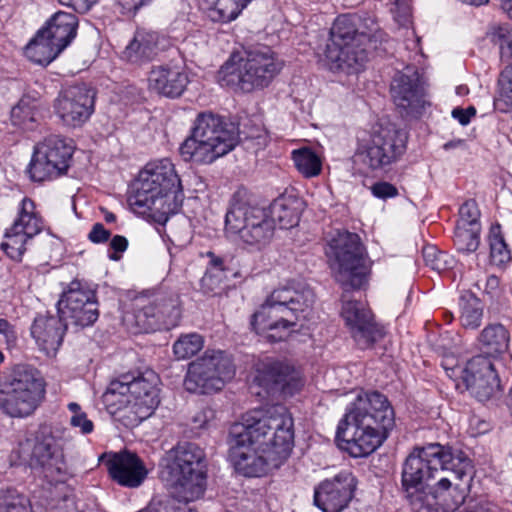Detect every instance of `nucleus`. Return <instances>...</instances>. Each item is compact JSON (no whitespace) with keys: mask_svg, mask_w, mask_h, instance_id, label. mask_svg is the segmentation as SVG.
<instances>
[{"mask_svg":"<svg viewBox=\"0 0 512 512\" xmlns=\"http://www.w3.org/2000/svg\"><path fill=\"white\" fill-rule=\"evenodd\" d=\"M0 334L4 336L8 348L16 345L18 333L15 327L3 318H0Z\"/></svg>","mask_w":512,"mask_h":512,"instance_id":"obj_58","label":"nucleus"},{"mask_svg":"<svg viewBox=\"0 0 512 512\" xmlns=\"http://www.w3.org/2000/svg\"><path fill=\"white\" fill-rule=\"evenodd\" d=\"M165 467L172 482L171 494L179 503L186 504L201 498L207 486L206 455L195 443L178 444L166 453ZM168 501L166 512H195L186 510L185 505L174 506Z\"/></svg>","mask_w":512,"mask_h":512,"instance_id":"obj_5","label":"nucleus"},{"mask_svg":"<svg viewBox=\"0 0 512 512\" xmlns=\"http://www.w3.org/2000/svg\"><path fill=\"white\" fill-rule=\"evenodd\" d=\"M508 502L500 506L489 499L471 500L465 507V512H512V509L507 506Z\"/></svg>","mask_w":512,"mask_h":512,"instance_id":"obj_53","label":"nucleus"},{"mask_svg":"<svg viewBox=\"0 0 512 512\" xmlns=\"http://www.w3.org/2000/svg\"><path fill=\"white\" fill-rule=\"evenodd\" d=\"M136 327L140 332L156 331L159 325V305L157 300L148 301L141 297L137 300V310L134 314Z\"/></svg>","mask_w":512,"mask_h":512,"instance_id":"obj_39","label":"nucleus"},{"mask_svg":"<svg viewBox=\"0 0 512 512\" xmlns=\"http://www.w3.org/2000/svg\"><path fill=\"white\" fill-rule=\"evenodd\" d=\"M439 470L451 471L457 479L470 475V459L461 450L440 443L415 447L402 464L401 489L403 492L429 486Z\"/></svg>","mask_w":512,"mask_h":512,"instance_id":"obj_6","label":"nucleus"},{"mask_svg":"<svg viewBox=\"0 0 512 512\" xmlns=\"http://www.w3.org/2000/svg\"><path fill=\"white\" fill-rule=\"evenodd\" d=\"M391 12L394 20L400 26H406L410 23L411 6L409 0H395Z\"/></svg>","mask_w":512,"mask_h":512,"instance_id":"obj_54","label":"nucleus"},{"mask_svg":"<svg viewBox=\"0 0 512 512\" xmlns=\"http://www.w3.org/2000/svg\"><path fill=\"white\" fill-rule=\"evenodd\" d=\"M394 422V410L384 394L361 391L347 408L337 434L352 457H366L383 443Z\"/></svg>","mask_w":512,"mask_h":512,"instance_id":"obj_1","label":"nucleus"},{"mask_svg":"<svg viewBox=\"0 0 512 512\" xmlns=\"http://www.w3.org/2000/svg\"><path fill=\"white\" fill-rule=\"evenodd\" d=\"M481 228L456 226L454 245L459 252H475L480 245Z\"/></svg>","mask_w":512,"mask_h":512,"instance_id":"obj_45","label":"nucleus"},{"mask_svg":"<svg viewBox=\"0 0 512 512\" xmlns=\"http://www.w3.org/2000/svg\"><path fill=\"white\" fill-rule=\"evenodd\" d=\"M303 206V201L296 197L275 200L268 212L245 203H234L226 213L225 231L239 236L248 245L261 247L271 240L275 225L281 229L296 226Z\"/></svg>","mask_w":512,"mask_h":512,"instance_id":"obj_2","label":"nucleus"},{"mask_svg":"<svg viewBox=\"0 0 512 512\" xmlns=\"http://www.w3.org/2000/svg\"><path fill=\"white\" fill-rule=\"evenodd\" d=\"M204 347V338L198 333L181 335L173 344V353L178 360L196 355Z\"/></svg>","mask_w":512,"mask_h":512,"instance_id":"obj_43","label":"nucleus"},{"mask_svg":"<svg viewBox=\"0 0 512 512\" xmlns=\"http://www.w3.org/2000/svg\"><path fill=\"white\" fill-rule=\"evenodd\" d=\"M404 493L413 512H440L437 487L429 485Z\"/></svg>","mask_w":512,"mask_h":512,"instance_id":"obj_37","label":"nucleus"},{"mask_svg":"<svg viewBox=\"0 0 512 512\" xmlns=\"http://www.w3.org/2000/svg\"><path fill=\"white\" fill-rule=\"evenodd\" d=\"M326 256L338 282L353 288L361 285L367 268L357 234L346 230L332 232L327 240Z\"/></svg>","mask_w":512,"mask_h":512,"instance_id":"obj_11","label":"nucleus"},{"mask_svg":"<svg viewBox=\"0 0 512 512\" xmlns=\"http://www.w3.org/2000/svg\"><path fill=\"white\" fill-rule=\"evenodd\" d=\"M0 512H32L29 499L14 489L0 492Z\"/></svg>","mask_w":512,"mask_h":512,"instance_id":"obj_47","label":"nucleus"},{"mask_svg":"<svg viewBox=\"0 0 512 512\" xmlns=\"http://www.w3.org/2000/svg\"><path fill=\"white\" fill-rule=\"evenodd\" d=\"M510 333L501 323H489L478 334L476 345L481 355L496 359L509 349Z\"/></svg>","mask_w":512,"mask_h":512,"instance_id":"obj_30","label":"nucleus"},{"mask_svg":"<svg viewBox=\"0 0 512 512\" xmlns=\"http://www.w3.org/2000/svg\"><path fill=\"white\" fill-rule=\"evenodd\" d=\"M251 1L200 0V6L212 22L227 24L237 19Z\"/></svg>","mask_w":512,"mask_h":512,"instance_id":"obj_32","label":"nucleus"},{"mask_svg":"<svg viewBox=\"0 0 512 512\" xmlns=\"http://www.w3.org/2000/svg\"><path fill=\"white\" fill-rule=\"evenodd\" d=\"M62 5L73 8L79 13L90 10L99 0H58Z\"/></svg>","mask_w":512,"mask_h":512,"instance_id":"obj_61","label":"nucleus"},{"mask_svg":"<svg viewBox=\"0 0 512 512\" xmlns=\"http://www.w3.org/2000/svg\"><path fill=\"white\" fill-rule=\"evenodd\" d=\"M490 37L491 41L501 49L512 38V31L507 26H494Z\"/></svg>","mask_w":512,"mask_h":512,"instance_id":"obj_56","label":"nucleus"},{"mask_svg":"<svg viewBox=\"0 0 512 512\" xmlns=\"http://www.w3.org/2000/svg\"><path fill=\"white\" fill-rule=\"evenodd\" d=\"M439 494V511L440 512H454L464 502L467 496V488H461L455 485L451 488V481L442 477L436 483Z\"/></svg>","mask_w":512,"mask_h":512,"instance_id":"obj_36","label":"nucleus"},{"mask_svg":"<svg viewBox=\"0 0 512 512\" xmlns=\"http://www.w3.org/2000/svg\"><path fill=\"white\" fill-rule=\"evenodd\" d=\"M372 194L379 199L393 198L398 195L397 188L389 182H377L371 186Z\"/></svg>","mask_w":512,"mask_h":512,"instance_id":"obj_55","label":"nucleus"},{"mask_svg":"<svg viewBox=\"0 0 512 512\" xmlns=\"http://www.w3.org/2000/svg\"><path fill=\"white\" fill-rule=\"evenodd\" d=\"M245 432L259 447L267 448L275 457L284 462L294 442V420L283 405L253 410L242 417Z\"/></svg>","mask_w":512,"mask_h":512,"instance_id":"obj_10","label":"nucleus"},{"mask_svg":"<svg viewBox=\"0 0 512 512\" xmlns=\"http://www.w3.org/2000/svg\"><path fill=\"white\" fill-rule=\"evenodd\" d=\"M39 103L36 99L24 96L11 110V121L13 125L23 129L34 128L38 117Z\"/></svg>","mask_w":512,"mask_h":512,"instance_id":"obj_38","label":"nucleus"},{"mask_svg":"<svg viewBox=\"0 0 512 512\" xmlns=\"http://www.w3.org/2000/svg\"><path fill=\"white\" fill-rule=\"evenodd\" d=\"M110 232L101 223L93 225L88 238L93 243H102L108 240Z\"/></svg>","mask_w":512,"mask_h":512,"instance_id":"obj_62","label":"nucleus"},{"mask_svg":"<svg viewBox=\"0 0 512 512\" xmlns=\"http://www.w3.org/2000/svg\"><path fill=\"white\" fill-rule=\"evenodd\" d=\"M184 193L179 176L176 174L174 165L169 159H162V226L169 215L178 213L183 204Z\"/></svg>","mask_w":512,"mask_h":512,"instance_id":"obj_28","label":"nucleus"},{"mask_svg":"<svg viewBox=\"0 0 512 512\" xmlns=\"http://www.w3.org/2000/svg\"><path fill=\"white\" fill-rule=\"evenodd\" d=\"M43 228L44 223L34 201L24 197L19 204L17 218L5 231L1 249L11 260L20 262L28 243L41 233Z\"/></svg>","mask_w":512,"mask_h":512,"instance_id":"obj_17","label":"nucleus"},{"mask_svg":"<svg viewBox=\"0 0 512 512\" xmlns=\"http://www.w3.org/2000/svg\"><path fill=\"white\" fill-rule=\"evenodd\" d=\"M357 480L349 470L322 481L314 490V504L323 512H341L354 496Z\"/></svg>","mask_w":512,"mask_h":512,"instance_id":"obj_21","label":"nucleus"},{"mask_svg":"<svg viewBox=\"0 0 512 512\" xmlns=\"http://www.w3.org/2000/svg\"><path fill=\"white\" fill-rule=\"evenodd\" d=\"M128 247V240L121 235L114 236L110 241V249L113 250L109 253V259L118 261L121 258V254L126 251Z\"/></svg>","mask_w":512,"mask_h":512,"instance_id":"obj_59","label":"nucleus"},{"mask_svg":"<svg viewBox=\"0 0 512 512\" xmlns=\"http://www.w3.org/2000/svg\"><path fill=\"white\" fill-rule=\"evenodd\" d=\"M281 65L270 47L257 44L233 54L219 71V82L244 93L267 87L280 72Z\"/></svg>","mask_w":512,"mask_h":512,"instance_id":"obj_7","label":"nucleus"},{"mask_svg":"<svg viewBox=\"0 0 512 512\" xmlns=\"http://www.w3.org/2000/svg\"><path fill=\"white\" fill-rule=\"evenodd\" d=\"M257 378L261 385L269 390L281 392L284 396H293L304 385L299 371L278 361L263 362L258 368Z\"/></svg>","mask_w":512,"mask_h":512,"instance_id":"obj_26","label":"nucleus"},{"mask_svg":"<svg viewBox=\"0 0 512 512\" xmlns=\"http://www.w3.org/2000/svg\"><path fill=\"white\" fill-rule=\"evenodd\" d=\"M391 94L395 105L403 109L407 116L419 115L426 104L420 76L412 68L395 75Z\"/></svg>","mask_w":512,"mask_h":512,"instance_id":"obj_25","label":"nucleus"},{"mask_svg":"<svg viewBox=\"0 0 512 512\" xmlns=\"http://www.w3.org/2000/svg\"><path fill=\"white\" fill-rule=\"evenodd\" d=\"M188 76L181 62L162 68V96L169 98L180 97L188 84Z\"/></svg>","mask_w":512,"mask_h":512,"instance_id":"obj_35","label":"nucleus"},{"mask_svg":"<svg viewBox=\"0 0 512 512\" xmlns=\"http://www.w3.org/2000/svg\"><path fill=\"white\" fill-rule=\"evenodd\" d=\"M58 313L68 327L83 329L93 325L99 317V305L93 290L71 283L57 303Z\"/></svg>","mask_w":512,"mask_h":512,"instance_id":"obj_18","label":"nucleus"},{"mask_svg":"<svg viewBox=\"0 0 512 512\" xmlns=\"http://www.w3.org/2000/svg\"><path fill=\"white\" fill-rule=\"evenodd\" d=\"M341 314L359 348L367 349L383 338V328L375 323L370 309L363 302H344Z\"/></svg>","mask_w":512,"mask_h":512,"instance_id":"obj_23","label":"nucleus"},{"mask_svg":"<svg viewBox=\"0 0 512 512\" xmlns=\"http://www.w3.org/2000/svg\"><path fill=\"white\" fill-rule=\"evenodd\" d=\"M151 0H117V5L121 8L123 14H134L141 7L148 5Z\"/></svg>","mask_w":512,"mask_h":512,"instance_id":"obj_60","label":"nucleus"},{"mask_svg":"<svg viewBox=\"0 0 512 512\" xmlns=\"http://www.w3.org/2000/svg\"><path fill=\"white\" fill-rule=\"evenodd\" d=\"M494 107L502 113L512 109V64L507 65L498 76Z\"/></svg>","mask_w":512,"mask_h":512,"instance_id":"obj_40","label":"nucleus"},{"mask_svg":"<svg viewBox=\"0 0 512 512\" xmlns=\"http://www.w3.org/2000/svg\"><path fill=\"white\" fill-rule=\"evenodd\" d=\"M500 280L495 275H490L486 278L485 291L487 294L494 296L499 289Z\"/></svg>","mask_w":512,"mask_h":512,"instance_id":"obj_64","label":"nucleus"},{"mask_svg":"<svg viewBox=\"0 0 512 512\" xmlns=\"http://www.w3.org/2000/svg\"><path fill=\"white\" fill-rule=\"evenodd\" d=\"M32 456L42 467L44 476L51 481L60 480L67 472L60 430L42 428L36 438Z\"/></svg>","mask_w":512,"mask_h":512,"instance_id":"obj_22","label":"nucleus"},{"mask_svg":"<svg viewBox=\"0 0 512 512\" xmlns=\"http://www.w3.org/2000/svg\"><path fill=\"white\" fill-rule=\"evenodd\" d=\"M159 33L145 28L138 29L122 52V58L130 63L143 65L158 55Z\"/></svg>","mask_w":512,"mask_h":512,"instance_id":"obj_29","label":"nucleus"},{"mask_svg":"<svg viewBox=\"0 0 512 512\" xmlns=\"http://www.w3.org/2000/svg\"><path fill=\"white\" fill-rule=\"evenodd\" d=\"M373 37L371 33L359 32L350 16H339L330 30L324 64L333 72H360L368 59V46Z\"/></svg>","mask_w":512,"mask_h":512,"instance_id":"obj_9","label":"nucleus"},{"mask_svg":"<svg viewBox=\"0 0 512 512\" xmlns=\"http://www.w3.org/2000/svg\"><path fill=\"white\" fill-rule=\"evenodd\" d=\"M163 313L166 314V318L163 322L166 329L169 330L178 325L181 317L178 295H172L169 299L165 300V303H162V314Z\"/></svg>","mask_w":512,"mask_h":512,"instance_id":"obj_51","label":"nucleus"},{"mask_svg":"<svg viewBox=\"0 0 512 512\" xmlns=\"http://www.w3.org/2000/svg\"><path fill=\"white\" fill-rule=\"evenodd\" d=\"M456 226L481 228L480 210L475 200H467L461 205Z\"/></svg>","mask_w":512,"mask_h":512,"instance_id":"obj_49","label":"nucleus"},{"mask_svg":"<svg viewBox=\"0 0 512 512\" xmlns=\"http://www.w3.org/2000/svg\"><path fill=\"white\" fill-rule=\"evenodd\" d=\"M99 460L105 465L110 478L123 487H139L148 474L143 461L128 450L104 453Z\"/></svg>","mask_w":512,"mask_h":512,"instance_id":"obj_24","label":"nucleus"},{"mask_svg":"<svg viewBox=\"0 0 512 512\" xmlns=\"http://www.w3.org/2000/svg\"><path fill=\"white\" fill-rule=\"evenodd\" d=\"M67 409L70 412L69 424L72 428L78 429V431L83 435H88L93 432V422L88 418L86 412L78 403H68Z\"/></svg>","mask_w":512,"mask_h":512,"instance_id":"obj_48","label":"nucleus"},{"mask_svg":"<svg viewBox=\"0 0 512 512\" xmlns=\"http://www.w3.org/2000/svg\"><path fill=\"white\" fill-rule=\"evenodd\" d=\"M225 276L222 273L207 270L201 278V290L204 294L215 296L223 290V282Z\"/></svg>","mask_w":512,"mask_h":512,"instance_id":"obj_52","label":"nucleus"},{"mask_svg":"<svg viewBox=\"0 0 512 512\" xmlns=\"http://www.w3.org/2000/svg\"><path fill=\"white\" fill-rule=\"evenodd\" d=\"M78 19L68 12L55 13L41 30L61 50H64L77 34Z\"/></svg>","mask_w":512,"mask_h":512,"instance_id":"obj_31","label":"nucleus"},{"mask_svg":"<svg viewBox=\"0 0 512 512\" xmlns=\"http://www.w3.org/2000/svg\"><path fill=\"white\" fill-rule=\"evenodd\" d=\"M296 168L305 177H314L321 171V161L310 148H300L292 152Z\"/></svg>","mask_w":512,"mask_h":512,"instance_id":"obj_42","label":"nucleus"},{"mask_svg":"<svg viewBox=\"0 0 512 512\" xmlns=\"http://www.w3.org/2000/svg\"><path fill=\"white\" fill-rule=\"evenodd\" d=\"M229 459L235 469L246 477H260L283 463L267 448L259 447L243 425L234 424L230 430Z\"/></svg>","mask_w":512,"mask_h":512,"instance_id":"obj_15","label":"nucleus"},{"mask_svg":"<svg viewBox=\"0 0 512 512\" xmlns=\"http://www.w3.org/2000/svg\"><path fill=\"white\" fill-rule=\"evenodd\" d=\"M483 307L479 299H462L460 322L465 329L475 330L481 325Z\"/></svg>","mask_w":512,"mask_h":512,"instance_id":"obj_44","label":"nucleus"},{"mask_svg":"<svg viewBox=\"0 0 512 512\" xmlns=\"http://www.w3.org/2000/svg\"><path fill=\"white\" fill-rule=\"evenodd\" d=\"M149 89L155 92L157 95L160 94V71L152 69L148 76Z\"/></svg>","mask_w":512,"mask_h":512,"instance_id":"obj_63","label":"nucleus"},{"mask_svg":"<svg viewBox=\"0 0 512 512\" xmlns=\"http://www.w3.org/2000/svg\"><path fill=\"white\" fill-rule=\"evenodd\" d=\"M488 373L485 378L467 386V390L480 402L496 398L501 393L500 380L496 372H489L487 366H482Z\"/></svg>","mask_w":512,"mask_h":512,"instance_id":"obj_41","label":"nucleus"},{"mask_svg":"<svg viewBox=\"0 0 512 512\" xmlns=\"http://www.w3.org/2000/svg\"><path fill=\"white\" fill-rule=\"evenodd\" d=\"M44 393L41 378L31 371H17L11 379L0 383V409L10 417H28L36 410Z\"/></svg>","mask_w":512,"mask_h":512,"instance_id":"obj_14","label":"nucleus"},{"mask_svg":"<svg viewBox=\"0 0 512 512\" xmlns=\"http://www.w3.org/2000/svg\"><path fill=\"white\" fill-rule=\"evenodd\" d=\"M314 302L315 294L309 287H278L252 315L251 326L269 341H281L288 336L290 328L309 317Z\"/></svg>","mask_w":512,"mask_h":512,"instance_id":"obj_4","label":"nucleus"},{"mask_svg":"<svg viewBox=\"0 0 512 512\" xmlns=\"http://www.w3.org/2000/svg\"><path fill=\"white\" fill-rule=\"evenodd\" d=\"M215 418V411L210 407H203L197 411L192 422L195 428H205Z\"/></svg>","mask_w":512,"mask_h":512,"instance_id":"obj_57","label":"nucleus"},{"mask_svg":"<svg viewBox=\"0 0 512 512\" xmlns=\"http://www.w3.org/2000/svg\"><path fill=\"white\" fill-rule=\"evenodd\" d=\"M159 383V375L152 370L138 376L121 375L109 383L103 394L107 412L125 427L137 426L157 408Z\"/></svg>","mask_w":512,"mask_h":512,"instance_id":"obj_3","label":"nucleus"},{"mask_svg":"<svg viewBox=\"0 0 512 512\" xmlns=\"http://www.w3.org/2000/svg\"><path fill=\"white\" fill-rule=\"evenodd\" d=\"M484 363L489 372H496L491 359L481 354L472 357L463 369L460 367L448 369L445 365L443 367L450 378L456 376L457 372H461V379L467 387L488 375L482 367Z\"/></svg>","mask_w":512,"mask_h":512,"instance_id":"obj_34","label":"nucleus"},{"mask_svg":"<svg viewBox=\"0 0 512 512\" xmlns=\"http://www.w3.org/2000/svg\"><path fill=\"white\" fill-rule=\"evenodd\" d=\"M235 375L232 360L221 350H207L188 364L184 378L186 391L211 394L220 391Z\"/></svg>","mask_w":512,"mask_h":512,"instance_id":"obj_12","label":"nucleus"},{"mask_svg":"<svg viewBox=\"0 0 512 512\" xmlns=\"http://www.w3.org/2000/svg\"><path fill=\"white\" fill-rule=\"evenodd\" d=\"M239 142L237 128L226 124L212 112L199 113L191 135L181 144L180 153L186 160L211 164L232 151Z\"/></svg>","mask_w":512,"mask_h":512,"instance_id":"obj_8","label":"nucleus"},{"mask_svg":"<svg viewBox=\"0 0 512 512\" xmlns=\"http://www.w3.org/2000/svg\"><path fill=\"white\" fill-rule=\"evenodd\" d=\"M95 92L85 85L63 90L54 103V111L62 124L77 128L86 123L94 112Z\"/></svg>","mask_w":512,"mask_h":512,"instance_id":"obj_20","label":"nucleus"},{"mask_svg":"<svg viewBox=\"0 0 512 512\" xmlns=\"http://www.w3.org/2000/svg\"><path fill=\"white\" fill-rule=\"evenodd\" d=\"M422 253L425 264L431 269L441 272L450 267L451 260H449L448 255L438 251L435 246L424 247Z\"/></svg>","mask_w":512,"mask_h":512,"instance_id":"obj_50","label":"nucleus"},{"mask_svg":"<svg viewBox=\"0 0 512 512\" xmlns=\"http://www.w3.org/2000/svg\"><path fill=\"white\" fill-rule=\"evenodd\" d=\"M490 257L494 264L502 265L511 260V253L501 234L499 225L492 226L489 233Z\"/></svg>","mask_w":512,"mask_h":512,"instance_id":"obj_46","label":"nucleus"},{"mask_svg":"<svg viewBox=\"0 0 512 512\" xmlns=\"http://www.w3.org/2000/svg\"><path fill=\"white\" fill-rule=\"evenodd\" d=\"M66 328L60 316L38 315L31 325L30 332L38 347L50 355L59 349Z\"/></svg>","mask_w":512,"mask_h":512,"instance_id":"obj_27","label":"nucleus"},{"mask_svg":"<svg viewBox=\"0 0 512 512\" xmlns=\"http://www.w3.org/2000/svg\"><path fill=\"white\" fill-rule=\"evenodd\" d=\"M160 165L158 162L148 163L138 175L135 192L129 197L132 211L152 224L158 231L160 224Z\"/></svg>","mask_w":512,"mask_h":512,"instance_id":"obj_19","label":"nucleus"},{"mask_svg":"<svg viewBox=\"0 0 512 512\" xmlns=\"http://www.w3.org/2000/svg\"><path fill=\"white\" fill-rule=\"evenodd\" d=\"M62 51L42 30H39L37 35L27 44L25 55L36 64L47 65Z\"/></svg>","mask_w":512,"mask_h":512,"instance_id":"obj_33","label":"nucleus"},{"mask_svg":"<svg viewBox=\"0 0 512 512\" xmlns=\"http://www.w3.org/2000/svg\"><path fill=\"white\" fill-rule=\"evenodd\" d=\"M74 153L72 141L60 136L49 135L34 145L27 168L34 182L55 180L65 174Z\"/></svg>","mask_w":512,"mask_h":512,"instance_id":"obj_13","label":"nucleus"},{"mask_svg":"<svg viewBox=\"0 0 512 512\" xmlns=\"http://www.w3.org/2000/svg\"><path fill=\"white\" fill-rule=\"evenodd\" d=\"M408 136L396 125L374 127L367 143L358 147L356 155L371 169H382L397 162L405 153Z\"/></svg>","mask_w":512,"mask_h":512,"instance_id":"obj_16","label":"nucleus"}]
</instances>
